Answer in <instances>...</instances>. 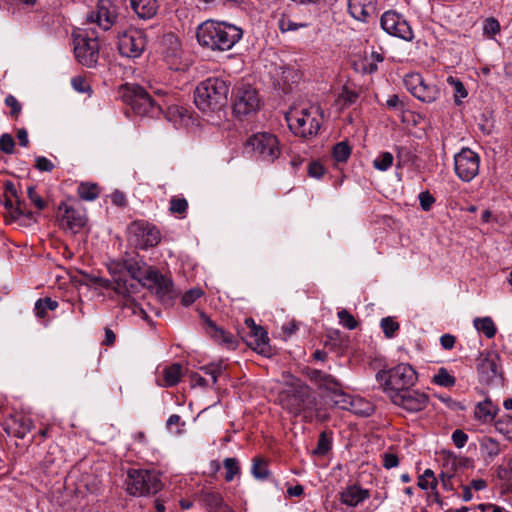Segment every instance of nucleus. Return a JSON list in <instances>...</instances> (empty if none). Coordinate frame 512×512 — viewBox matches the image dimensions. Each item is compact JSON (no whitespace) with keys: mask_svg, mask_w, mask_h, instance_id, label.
<instances>
[{"mask_svg":"<svg viewBox=\"0 0 512 512\" xmlns=\"http://www.w3.org/2000/svg\"><path fill=\"white\" fill-rule=\"evenodd\" d=\"M242 29L227 22L208 20L199 25L197 40L213 51L230 50L241 38Z\"/></svg>","mask_w":512,"mask_h":512,"instance_id":"obj_1","label":"nucleus"},{"mask_svg":"<svg viewBox=\"0 0 512 512\" xmlns=\"http://www.w3.org/2000/svg\"><path fill=\"white\" fill-rule=\"evenodd\" d=\"M123 262L128 279L139 281L141 287L147 286L158 296H165L170 292L172 286L171 281L157 270L146 267L145 263L138 255H126Z\"/></svg>","mask_w":512,"mask_h":512,"instance_id":"obj_2","label":"nucleus"},{"mask_svg":"<svg viewBox=\"0 0 512 512\" xmlns=\"http://www.w3.org/2000/svg\"><path fill=\"white\" fill-rule=\"evenodd\" d=\"M229 84L217 77L201 81L194 92V102L203 112L220 111L227 104Z\"/></svg>","mask_w":512,"mask_h":512,"instance_id":"obj_3","label":"nucleus"},{"mask_svg":"<svg viewBox=\"0 0 512 512\" xmlns=\"http://www.w3.org/2000/svg\"><path fill=\"white\" fill-rule=\"evenodd\" d=\"M291 132L302 138L314 137L323 123V111L318 106L291 108L285 114Z\"/></svg>","mask_w":512,"mask_h":512,"instance_id":"obj_4","label":"nucleus"},{"mask_svg":"<svg viewBox=\"0 0 512 512\" xmlns=\"http://www.w3.org/2000/svg\"><path fill=\"white\" fill-rule=\"evenodd\" d=\"M376 377L381 383L384 393L390 399L405 392L417 381L416 371L407 363H400L388 370H381Z\"/></svg>","mask_w":512,"mask_h":512,"instance_id":"obj_5","label":"nucleus"},{"mask_svg":"<svg viewBox=\"0 0 512 512\" xmlns=\"http://www.w3.org/2000/svg\"><path fill=\"white\" fill-rule=\"evenodd\" d=\"M278 400L282 408L294 416L311 410L315 405V398L308 386L293 377L279 393Z\"/></svg>","mask_w":512,"mask_h":512,"instance_id":"obj_6","label":"nucleus"},{"mask_svg":"<svg viewBox=\"0 0 512 512\" xmlns=\"http://www.w3.org/2000/svg\"><path fill=\"white\" fill-rule=\"evenodd\" d=\"M122 100L141 116H156L163 111V104L152 97L139 85L125 84L120 89Z\"/></svg>","mask_w":512,"mask_h":512,"instance_id":"obj_7","label":"nucleus"},{"mask_svg":"<svg viewBox=\"0 0 512 512\" xmlns=\"http://www.w3.org/2000/svg\"><path fill=\"white\" fill-rule=\"evenodd\" d=\"M127 492L132 496L155 494L162 488L157 472L146 469H130L126 479Z\"/></svg>","mask_w":512,"mask_h":512,"instance_id":"obj_8","label":"nucleus"},{"mask_svg":"<svg viewBox=\"0 0 512 512\" xmlns=\"http://www.w3.org/2000/svg\"><path fill=\"white\" fill-rule=\"evenodd\" d=\"M246 149L250 150L258 159L266 162H273L280 155L277 137L268 132L250 136L246 142Z\"/></svg>","mask_w":512,"mask_h":512,"instance_id":"obj_9","label":"nucleus"},{"mask_svg":"<svg viewBox=\"0 0 512 512\" xmlns=\"http://www.w3.org/2000/svg\"><path fill=\"white\" fill-rule=\"evenodd\" d=\"M99 41L95 31L89 35L86 33H78L74 37V53L78 62L86 67H94L99 58Z\"/></svg>","mask_w":512,"mask_h":512,"instance_id":"obj_10","label":"nucleus"},{"mask_svg":"<svg viewBox=\"0 0 512 512\" xmlns=\"http://www.w3.org/2000/svg\"><path fill=\"white\" fill-rule=\"evenodd\" d=\"M118 19V7L113 0H98L96 6L86 15L87 24H94L101 31H108Z\"/></svg>","mask_w":512,"mask_h":512,"instance_id":"obj_11","label":"nucleus"},{"mask_svg":"<svg viewBox=\"0 0 512 512\" xmlns=\"http://www.w3.org/2000/svg\"><path fill=\"white\" fill-rule=\"evenodd\" d=\"M107 268L112 277V289L119 296H130L139 292L141 283L133 279H128L123 260L111 261L107 265Z\"/></svg>","mask_w":512,"mask_h":512,"instance_id":"obj_12","label":"nucleus"},{"mask_svg":"<svg viewBox=\"0 0 512 512\" xmlns=\"http://www.w3.org/2000/svg\"><path fill=\"white\" fill-rule=\"evenodd\" d=\"M260 107V99L256 89L250 85H240L234 92L233 112L239 117L255 113Z\"/></svg>","mask_w":512,"mask_h":512,"instance_id":"obj_13","label":"nucleus"},{"mask_svg":"<svg viewBox=\"0 0 512 512\" xmlns=\"http://www.w3.org/2000/svg\"><path fill=\"white\" fill-rule=\"evenodd\" d=\"M146 46L144 31L131 28L118 36V49L121 55L128 58L139 57Z\"/></svg>","mask_w":512,"mask_h":512,"instance_id":"obj_14","label":"nucleus"},{"mask_svg":"<svg viewBox=\"0 0 512 512\" xmlns=\"http://www.w3.org/2000/svg\"><path fill=\"white\" fill-rule=\"evenodd\" d=\"M480 158L469 148L462 149L454 157L455 172L465 182H470L479 173Z\"/></svg>","mask_w":512,"mask_h":512,"instance_id":"obj_15","label":"nucleus"},{"mask_svg":"<svg viewBox=\"0 0 512 512\" xmlns=\"http://www.w3.org/2000/svg\"><path fill=\"white\" fill-rule=\"evenodd\" d=\"M381 28L389 35L405 41L413 39V31L408 22L394 11H386L380 19Z\"/></svg>","mask_w":512,"mask_h":512,"instance_id":"obj_16","label":"nucleus"},{"mask_svg":"<svg viewBox=\"0 0 512 512\" xmlns=\"http://www.w3.org/2000/svg\"><path fill=\"white\" fill-rule=\"evenodd\" d=\"M129 230L136 246L141 249L153 247L160 242L159 230L148 222L135 221L130 225Z\"/></svg>","mask_w":512,"mask_h":512,"instance_id":"obj_17","label":"nucleus"},{"mask_svg":"<svg viewBox=\"0 0 512 512\" xmlns=\"http://www.w3.org/2000/svg\"><path fill=\"white\" fill-rule=\"evenodd\" d=\"M391 401L408 412H419L427 407L429 397L424 392L409 388L391 398Z\"/></svg>","mask_w":512,"mask_h":512,"instance_id":"obj_18","label":"nucleus"},{"mask_svg":"<svg viewBox=\"0 0 512 512\" xmlns=\"http://www.w3.org/2000/svg\"><path fill=\"white\" fill-rule=\"evenodd\" d=\"M499 358L495 353L482 354L477 364L479 379L485 384H492L501 378Z\"/></svg>","mask_w":512,"mask_h":512,"instance_id":"obj_19","label":"nucleus"},{"mask_svg":"<svg viewBox=\"0 0 512 512\" xmlns=\"http://www.w3.org/2000/svg\"><path fill=\"white\" fill-rule=\"evenodd\" d=\"M348 11L354 19L367 23L376 15V0H348Z\"/></svg>","mask_w":512,"mask_h":512,"instance_id":"obj_20","label":"nucleus"},{"mask_svg":"<svg viewBox=\"0 0 512 512\" xmlns=\"http://www.w3.org/2000/svg\"><path fill=\"white\" fill-rule=\"evenodd\" d=\"M165 118L176 128L188 126L191 121V115L188 109L178 105H168V102L162 101Z\"/></svg>","mask_w":512,"mask_h":512,"instance_id":"obj_21","label":"nucleus"},{"mask_svg":"<svg viewBox=\"0 0 512 512\" xmlns=\"http://www.w3.org/2000/svg\"><path fill=\"white\" fill-rule=\"evenodd\" d=\"M245 324L250 328L251 341L249 342V345L259 353L267 354L269 350V338L267 332L262 327L257 326L251 318L246 319Z\"/></svg>","mask_w":512,"mask_h":512,"instance_id":"obj_22","label":"nucleus"},{"mask_svg":"<svg viewBox=\"0 0 512 512\" xmlns=\"http://www.w3.org/2000/svg\"><path fill=\"white\" fill-rule=\"evenodd\" d=\"M310 380L319 388L325 389L331 393L337 392L341 387L339 381L332 375L313 369L308 373Z\"/></svg>","mask_w":512,"mask_h":512,"instance_id":"obj_23","label":"nucleus"},{"mask_svg":"<svg viewBox=\"0 0 512 512\" xmlns=\"http://www.w3.org/2000/svg\"><path fill=\"white\" fill-rule=\"evenodd\" d=\"M458 460L452 454H446L443 457V470L441 471L439 477L442 483V486L447 491H452L454 489L452 484V478L454 476V472L457 468Z\"/></svg>","mask_w":512,"mask_h":512,"instance_id":"obj_24","label":"nucleus"},{"mask_svg":"<svg viewBox=\"0 0 512 512\" xmlns=\"http://www.w3.org/2000/svg\"><path fill=\"white\" fill-rule=\"evenodd\" d=\"M209 335L219 344L226 346L229 349H235L237 346V339L235 336L225 330L217 327L212 321H207Z\"/></svg>","mask_w":512,"mask_h":512,"instance_id":"obj_25","label":"nucleus"},{"mask_svg":"<svg viewBox=\"0 0 512 512\" xmlns=\"http://www.w3.org/2000/svg\"><path fill=\"white\" fill-rule=\"evenodd\" d=\"M369 497V493L367 490L361 489L360 487L353 485L347 487L341 493V501L343 504L355 507L359 503L363 502L365 499Z\"/></svg>","mask_w":512,"mask_h":512,"instance_id":"obj_26","label":"nucleus"},{"mask_svg":"<svg viewBox=\"0 0 512 512\" xmlns=\"http://www.w3.org/2000/svg\"><path fill=\"white\" fill-rule=\"evenodd\" d=\"M131 7L138 17L142 19L152 18L158 10V0H130Z\"/></svg>","mask_w":512,"mask_h":512,"instance_id":"obj_27","label":"nucleus"},{"mask_svg":"<svg viewBox=\"0 0 512 512\" xmlns=\"http://www.w3.org/2000/svg\"><path fill=\"white\" fill-rule=\"evenodd\" d=\"M440 93L437 85L423 80L413 96L424 103H433L440 97Z\"/></svg>","mask_w":512,"mask_h":512,"instance_id":"obj_28","label":"nucleus"},{"mask_svg":"<svg viewBox=\"0 0 512 512\" xmlns=\"http://www.w3.org/2000/svg\"><path fill=\"white\" fill-rule=\"evenodd\" d=\"M497 411V406L489 398H486L475 406L474 415L477 419L487 422L493 420Z\"/></svg>","mask_w":512,"mask_h":512,"instance_id":"obj_29","label":"nucleus"},{"mask_svg":"<svg viewBox=\"0 0 512 512\" xmlns=\"http://www.w3.org/2000/svg\"><path fill=\"white\" fill-rule=\"evenodd\" d=\"M203 501L211 512H229V507L217 492H206L203 495Z\"/></svg>","mask_w":512,"mask_h":512,"instance_id":"obj_30","label":"nucleus"},{"mask_svg":"<svg viewBox=\"0 0 512 512\" xmlns=\"http://www.w3.org/2000/svg\"><path fill=\"white\" fill-rule=\"evenodd\" d=\"M348 410L356 415L368 417L374 412V406L363 398H352Z\"/></svg>","mask_w":512,"mask_h":512,"instance_id":"obj_31","label":"nucleus"},{"mask_svg":"<svg viewBox=\"0 0 512 512\" xmlns=\"http://www.w3.org/2000/svg\"><path fill=\"white\" fill-rule=\"evenodd\" d=\"M124 298L123 307L130 311L131 314L140 317L144 321L151 323V319L147 312L143 309L142 305L136 301L133 295L122 296Z\"/></svg>","mask_w":512,"mask_h":512,"instance_id":"obj_32","label":"nucleus"},{"mask_svg":"<svg viewBox=\"0 0 512 512\" xmlns=\"http://www.w3.org/2000/svg\"><path fill=\"white\" fill-rule=\"evenodd\" d=\"M504 408L508 411L507 414L501 416L496 421V428L503 433L512 432V399H506L503 402Z\"/></svg>","mask_w":512,"mask_h":512,"instance_id":"obj_33","label":"nucleus"},{"mask_svg":"<svg viewBox=\"0 0 512 512\" xmlns=\"http://www.w3.org/2000/svg\"><path fill=\"white\" fill-rule=\"evenodd\" d=\"M182 375V367L174 363L163 370L164 386L171 387L179 383Z\"/></svg>","mask_w":512,"mask_h":512,"instance_id":"obj_34","label":"nucleus"},{"mask_svg":"<svg viewBox=\"0 0 512 512\" xmlns=\"http://www.w3.org/2000/svg\"><path fill=\"white\" fill-rule=\"evenodd\" d=\"M480 450L485 460L491 461L500 453V445L492 438H485L480 443Z\"/></svg>","mask_w":512,"mask_h":512,"instance_id":"obj_35","label":"nucleus"},{"mask_svg":"<svg viewBox=\"0 0 512 512\" xmlns=\"http://www.w3.org/2000/svg\"><path fill=\"white\" fill-rule=\"evenodd\" d=\"M473 323L476 330L482 332L487 338L491 339L496 335L497 329L490 317L475 318Z\"/></svg>","mask_w":512,"mask_h":512,"instance_id":"obj_36","label":"nucleus"},{"mask_svg":"<svg viewBox=\"0 0 512 512\" xmlns=\"http://www.w3.org/2000/svg\"><path fill=\"white\" fill-rule=\"evenodd\" d=\"M77 192L82 200L93 201L98 198L100 189L94 183H81L77 188Z\"/></svg>","mask_w":512,"mask_h":512,"instance_id":"obj_37","label":"nucleus"},{"mask_svg":"<svg viewBox=\"0 0 512 512\" xmlns=\"http://www.w3.org/2000/svg\"><path fill=\"white\" fill-rule=\"evenodd\" d=\"M251 474L257 480H266L270 475L267 462L262 458H254L251 467Z\"/></svg>","mask_w":512,"mask_h":512,"instance_id":"obj_38","label":"nucleus"},{"mask_svg":"<svg viewBox=\"0 0 512 512\" xmlns=\"http://www.w3.org/2000/svg\"><path fill=\"white\" fill-rule=\"evenodd\" d=\"M64 219L66 220L69 228L74 232H77L86 223L85 218L81 214L70 208L66 209Z\"/></svg>","mask_w":512,"mask_h":512,"instance_id":"obj_39","label":"nucleus"},{"mask_svg":"<svg viewBox=\"0 0 512 512\" xmlns=\"http://www.w3.org/2000/svg\"><path fill=\"white\" fill-rule=\"evenodd\" d=\"M437 484V478L431 469H426L423 474L418 477L417 485L422 490L431 489L435 491Z\"/></svg>","mask_w":512,"mask_h":512,"instance_id":"obj_40","label":"nucleus"},{"mask_svg":"<svg viewBox=\"0 0 512 512\" xmlns=\"http://www.w3.org/2000/svg\"><path fill=\"white\" fill-rule=\"evenodd\" d=\"M4 205H5L6 209L9 211L12 218L15 220L21 216L33 218V213L30 211H26L24 204L19 200H17L16 207H14L13 201L9 198H6Z\"/></svg>","mask_w":512,"mask_h":512,"instance_id":"obj_41","label":"nucleus"},{"mask_svg":"<svg viewBox=\"0 0 512 512\" xmlns=\"http://www.w3.org/2000/svg\"><path fill=\"white\" fill-rule=\"evenodd\" d=\"M169 211L184 218L188 209V201L184 197L173 196L169 201Z\"/></svg>","mask_w":512,"mask_h":512,"instance_id":"obj_42","label":"nucleus"},{"mask_svg":"<svg viewBox=\"0 0 512 512\" xmlns=\"http://www.w3.org/2000/svg\"><path fill=\"white\" fill-rule=\"evenodd\" d=\"M58 307V302L51 298L38 299L35 303V314L39 318H44L48 310H55Z\"/></svg>","mask_w":512,"mask_h":512,"instance_id":"obj_43","label":"nucleus"},{"mask_svg":"<svg viewBox=\"0 0 512 512\" xmlns=\"http://www.w3.org/2000/svg\"><path fill=\"white\" fill-rule=\"evenodd\" d=\"M447 83L453 88V96L456 105L461 104V100L467 97L468 93L463 83L453 76L447 78Z\"/></svg>","mask_w":512,"mask_h":512,"instance_id":"obj_44","label":"nucleus"},{"mask_svg":"<svg viewBox=\"0 0 512 512\" xmlns=\"http://www.w3.org/2000/svg\"><path fill=\"white\" fill-rule=\"evenodd\" d=\"M433 383L442 387H452L455 385L456 379L452 376L446 368L438 369L437 373L433 376Z\"/></svg>","mask_w":512,"mask_h":512,"instance_id":"obj_45","label":"nucleus"},{"mask_svg":"<svg viewBox=\"0 0 512 512\" xmlns=\"http://www.w3.org/2000/svg\"><path fill=\"white\" fill-rule=\"evenodd\" d=\"M332 446L331 437L327 432H322L319 435L316 448L313 450V454L317 456H324L329 452Z\"/></svg>","mask_w":512,"mask_h":512,"instance_id":"obj_46","label":"nucleus"},{"mask_svg":"<svg viewBox=\"0 0 512 512\" xmlns=\"http://www.w3.org/2000/svg\"><path fill=\"white\" fill-rule=\"evenodd\" d=\"M223 466L225 468V480L231 482L236 475L240 473L239 462L236 458H225L223 460Z\"/></svg>","mask_w":512,"mask_h":512,"instance_id":"obj_47","label":"nucleus"},{"mask_svg":"<svg viewBox=\"0 0 512 512\" xmlns=\"http://www.w3.org/2000/svg\"><path fill=\"white\" fill-rule=\"evenodd\" d=\"M394 157L390 152H381L373 160V166L380 171L388 170L393 164Z\"/></svg>","mask_w":512,"mask_h":512,"instance_id":"obj_48","label":"nucleus"},{"mask_svg":"<svg viewBox=\"0 0 512 512\" xmlns=\"http://www.w3.org/2000/svg\"><path fill=\"white\" fill-rule=\"evenodd\" d=\"M423 80V77L419 73H409L404 76L403 83L406 89L414 95Z\"/></svg>","mask_w":512,"mask_h":512,"instance_id":"obj_49","label":"nucleus"},{"mask_svg":"<svg viewBox=\"0 0 512 512\" xmlns=\"http://www.w3.org/2000/svg\"><path fill=\"white\" fill-rule=\"evenodd\" d=\"M185 427V422L181 420V417L177 414H172L166 422V428L170 433L175 435H181L183 433V428Z\"/></svg>","mask_w":512,"mask_h":512,"instance_id":"obj_50","label":"nucleus"},{"mask_svg":"<svg viewBox=\"0 0 512 512\" xmlns=\"http://www.w3.org/2000/svg\"><path fill=\"white\" fill-rule=\"evenodd\" d=\"M351 148L346 142H339L333 147V157L338 162H345L350 157Z\"/></svg>","mask_w":512,"mask_h":512,"instance_id":"obj_51","label":"nucleus"},{"mask_svg":"<svg viewBox=\"0 0 512 512\" xmlns=\"http://www.w3.org/2000/svg\"><path fill=\"white\" fill-rule=\"evenodd\" d=\"M84 278H85V283L87 285L91 284V285H94L95 287L104 288V289L112 288V282L109 279H106V278H103V277H100V276H97L94 274H89V273H85Z\"/></svg>","mask_w":512,"mask_h":512,"instance_id":"obj_52","label":"nucleus"},{"mask_svg":"<svg viewBox=\"0 0 512 512\" xmlns=\"http://www.w3.org/2000/svg\"><path fill=\"white\" fill-rule=\"evenodd\" d=\"M338 318L340 324L349 330L355 329L358 325V322L354 316L345 309H342L338 312Z\"/></svg>","mask_w":512,"mask_h":512,"instance_id":"obj_53","label":"nucleus"},{"mask_svg":"<svg viewBox=\"0 0 512 512\" xmlns=\"http://www.w3.org/2000/svg\"><path fill=\"white\" fill-rule=\"evenodd\" d=\"M0 151L5 154H13L15 152V141L11 134L3 133L0 136Z\"/></svg>","mask_w":512,"mask_h":512,"instance_id":"obj_54","label":"nucleus"},{"mask_svg":"<svg viewBox=\"0 0 512 512\" xmlns=\"http://www.w3.org/2000/svg\"><path fill=\"white\" fill-rule=\"evenodd\" d=\"M500 32V24L498 20L493 17L485 19L483 23V34L488 37H493Z\"/></svg>","mask_w":512,"mask_h":512,"instance_id":"obj_55","label":"nucleus"},{"mask_svg":"<svg viewBox=\"0 0 512 512\" xmlns=\"http://www.w3.org/2000/svg\"><path fill=\"white\" fill-rule=\"evenodd\" d=\"M380 325L387 338H392L394 333L399 329V324L391 317L383 318Z\"/></svg>","mask_w":512,"mask_h":512,"instance_id":"obj_56","label":"nucleus"},{"mask_svg":"<svg viewBox=\"0 0 512 512\" xmlns=\"http://www.w3.org/2000/svg\"><path fill=\"white\" fill-rule=\"evenodd\" d=\"M5 104L7 107L10 108V112H9L10 117L17 119L21 113L22 105L16 99V97L13 95H8L5 98Z\"/></svg>","mask_w":512,"mask_h":512,"instance_id":"obj_57","label":"nucleus"},{"mask_svg":"<svg viewBox=\"0 0 512 512\" xmlns=\"http://www.w3.org/2000/svg\"><path fill=\"white\" fill-rule=\"evenodd\" d=\"M351 399L352 398H350L342 391V387H340L337 392L332 393L333 403L341 409H348Z\"/></svg>","mask_w":512,"mask_h":512,"instance_id":"obj_58","label":"nucleus"},{"mask_svg":"<svg viewBox=\"0 0 512 512\" xmlns=\"http://www.w3.org/2000/svg\"><path fill=\"white\" fill-rule=\"evenodd\" d=\"M203 295V291L200 288H192L185 292L182 296L181 302L184 306L188 307L193 304L197 299Z\"/></svg>","mask_w":512,"mask_h":512,"instance_id":"obj_59","label":"nucleus"},{"mask_svg":"<svg viewBox=\"0 0 512 512\" xmlns=\"http://www.w3.org/2000/svg\"><path fill=\"white\" fill-rule=\"evenodd\" d=\"M27 196L30 201L35 205L38 210H43L46 207V202L43 198L36 192L33 186H29L27 188Z\"/></svg>","mask_w":512,"mask_h":512,"instance_id":"obj_60","label":"nucleus"},{"mask_svg":"<svg viewBox=\"0 0 512 512\" xmlns=\"http://www.w3.org/2000/svg\"><path fill=\"white\" fill-rule=\"evenodd\" d=\"M278 24H279V29L282 32L296 31V30H298L301 27H306V24L295 23V22H293L292 20H290L289 18H286V17H282L279 20Z\"/></svg>","mask_w":512,"mask_h":512,"instance_id":"obj_61","label":"nucleus"},{"mask_svg":"<svg viewBox=\"0 0 512 512\" xmlns=\"http://www.w3.org/2000/svg\"><path fill=\"white\" fill-rule=\"evenodd\" d=\"M357 97H358V95L356 92L349 90L347 88H344L342 90L341 94L339 95L338 101L342 105L348 106V105H351L352 103H354L356 101Z\"/></svg>","mask_w":512,"mask_h":512,"instance_id":"obj_62","label":"nucleus"},{"mask_svg":"<svg viewBox=\"0 0 512 512\" xmlns=\"http://www.w3.org/2000/svg\"><path fill=\"white\" fill-rule=\"evenodd\" d=\"M418 198L424 211H429L435 202V198L428 191L421 192Z\"/></svg>","mask_w":512,"mask_h":512,"instance_id":"obj_63","label":"nucleus"},{"mask_svg":"<svg viewBox=\"0 0 512 512\" xmlns=\"http://www.w3.org/2000/svg\"><path fill=\"white\" fill-rule=\"evenodd\" d=\"M35 167L39 171L50 172L54 168V164L44 156H38L35 159Z\"/></svg>","mask_w":512,"mask_h":512,"instance_id":"obj_64","label":"nucleus"}]
</instances>
